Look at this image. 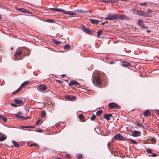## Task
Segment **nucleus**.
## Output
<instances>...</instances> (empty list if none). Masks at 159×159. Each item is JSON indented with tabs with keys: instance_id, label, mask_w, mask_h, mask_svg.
I'll list each match as a JSON object with an SVG mask.
<instances>
[{
	"instance_id": "0eeeda50",
	"label": "nucleus",
	"mask_w": 159,
	"mask_h": 159,
	"mask_svg": "<svg viewBox=\"0 0 159 159\" xmlns=\"http://www.w3.org/2000/svg\"><path fill=\"white\" fill-rule=\"evenodd\" d=\"M14 102L15 103L18 104L20 106L23 104L22 100L19 99H16L14 100Z\"/></svg>"
},
{
	"instance_id": "a19ab883",
	"label": "nucleus",
	"mask_w": 159,
	"mask_h": 159,
	"mask_svg": "<svg viewBox=\"0 0 159 159\" xmlns=\"http://www.w3.org/2000/svg\"><path fill=\"white\" fill-rule=\"evenodd\" d=\"M136 126L138 127H141V128H143V125L137 123V124H136Z\"/></svg>"
},
{
	"instance_id": "412c9836",
	"label": "nucleus",
	"mask_w": 159,
	"mask_h": 159,
	"mask_svg": "<svg viewBox=\"0 0 159 159\" xmlns=\"http://www.w3.org/2000/svg\"><path fill=\"white\" fill-rule=\"evenodd\" d=\"M7 138V136L5 135H3V136H1L0 138V141H3L6 139Z\"/></svg>"
},
{
	"instance_id": "9b49d317",
	"label": "nucleus",
	"mask_w": 159,
	"mask_h": 159,
	"mask_svg": "<svg viewBox=\"0 0 159 159\" xmlns=\"http://www.w3.org/2000/svg\"><path fill=\"white\" fill-rule=\"evenodd\" d=\"M117 20L118 19H120L121 20H126V18H128V17L124 16L122 14H117Z\"/></svg>"
},
{
	"instance_id": "f03ea898",
	"label": "nucleus",
	"mask_w": 159,
	"mask_h": 159,
	"mask_svg": "<svg viewBox=\"0 0 159 159\" xmlns=\"http://www.w3.org/2000/svg\"><path fill=\"white\" fill-rule=\"evenodd\" d=\"M82 30L88 34H92L93 33V31L92 30L84 27L81 28Z\"/></svg>"
},
{
	"instance_id": "5fc2aeb1",
	"label": "nucleus",
	"mask_w": 159,
	"mask_h": 159,
	"mask_svg": "<svg viewBox=\"0 0 159 159\" xmlns=\"http://www.w3.org/2000/svg\"><path fill=\"white\" fill-rule=\"evenodd\" d=\"M66 157L67 159L69 158H70V155L67 154L66 156Z\"/></svg>"
},
{
	"instance_id": "4be33fe9",
	"label": "nucleus",
	"mask_w": 159,
	"mask_h": 159,
	"mask_svg": "<svg viewBox=\"0 0 159 159\" xmlns=\"http://www.w3.org/2000/svg\"><path fill=\"white\" fill-rule=\"evenodd\" d=\"M52 41L54 43H55L57 45H59L61 43V42L59 41H57L56 40L54 39H52Z\"/></svg>"
},
{
	"instance_id": "393cba45",
	"label": "nucleus",
	"mask_w": 159,
	"mask_h": 159,
	"mask_svg": "<svg viewBox=\"0 0 159 159\" xmlns=\"http://www.w3.org/2000/svg\"><path fill=\"white\" fill-rule=\"evenodd\" d=\"M79 119L82 121H83L84 120H83V119L84 118V116L81 114H80L78 116Z\"/></svg>"
},
{
	"instance_id": "9d476101",
	"label": "nucleus",
	"mask_w": 159,
	"mask_h": 159,
	"mask_svg": "<svg viewBox=\"0 0 159 159\" xmlns=\"http://www.w3.org/2000/svg\"><path fill=\"white\" fill-rule=\"evenodd\" d=\"M16 9L19 11H20L22 12H24L25 13H30V12L27 11L26 9L20 7H17Z\"/></svg>"
},
{
	"instance_id": "09e8293b",
	"label": "nucleus",
	"mask_w": 159,
	"mask_h": 159,
	"mask_svg": "<svg viewBox=\"0 0 159 159\" xmlns=\"http://www.w3.org/2000/svg\"><path fill=\"white\" fill-rule=\"evenodd\" d=\"M147 11L148 13H150L152 12V10L150 8L148 9H147Z\"/></svg>"
},
{
	"instance_id": "13d9d810",
	"label": "nucleus",
	"mask_w": 159,
	"mask_h": 159,
	"mask_svg": "<svg viewBox=\"0 0 159 159\" xmlns=\"http://www.w3.org/2000/svg\"><path fill=\"white\" fill-rule=\"evenodd\" d=\"M3 117V116L1 115H0V118L2 119V118Z\"/></svg>"
},
{
	"instance_id": "f704fd0d",
	"label": "nucleus",
	"mask_w": 159,
	"mask_h": 159,
	"mask_svg": "<svg viewBox=\"0 0 159 159\" xmlns=\"http://www.w3.org/2000/svg\"><path fill=\"white\" fill-rule=\"evenodd\" d=\"M46 22L49 23H54L55 22V21L52 19H49L46 20Z\"/></svg>"
},
{
	"instance_id": "aec40b11",
	"label": "nucleus",
	"mask_w": 159,
	"mask_h": 159,
	"mask_svg": "<svg viewBox=\"0 0 159 159\" xmlns=\"http://www.w3.org/2000/svg\"><path fill=\"white\" fill-rule=\"evenodd\" d=\"M12 143L16 147L18 148L20 147V145L18 143L14 140H13L12 141Z\"/></svg>"
},
{
	"instance_id": "b1692460",
	"label": "nucleus",
	"mask_w": 159,
	"mask_h": 159,
	"mask_svg": "<svg viewBox=\"0 0 159 159\" xmlns=\"http://www.w3.org/2000/svg\"><path fill=\"white\" fill-rule=\"evenodd\" d=\"M46 112L44 110H43L41 112V117L42 118H44L46 116Z\"/></svg>"
},
{
	"instance_id": "e2e57ef3",
	"label": "nucleus",
	"mask_w": 159,
	"mask_h": 159,
	"mask_svg": "<svg viewBox=\"0 0 159 159\" xmlns=\"http://www.w3.org/2000/svg\"><path fill=\"white\" fill-rule=\"evenodd\" d=\"M59 83H61V81L60 80H59L58 81Z\"/></svg>"
},
{
	"instance_id": "79ce46f5",
	"label": "nucleus",
	"mask_w": 159,
	"mask_h": 159,
	"mask_svg": "<svg viewBox=\"0 0 159 159\" xmlns=\"http://www.w3.org/2000/svg\"><path fill=\"white\" fill-rule=\"evenodd\" d=\"M143 15L142 16L149 17V16L145 12H143Z\"/></svg>"
},
{
	"instance_id": "3c124183",
	"label": "nucleus",
	"mask_w": 159,
	"mask_h": 159,
	"mask_svg": "<svg viewBox=\"0 0 159 159\" xmlns=\"http://www.w3.org/2000/svg\"><path fill=\"white\" fill-rule=\"evenodd\" d=\"M11 106L15 107H17V106L16 104L13 103L11 104Z\"/></svg>"
},
{
	"instance_id": "473e14b6",
	"label": "nucleus",
	"mask_w": 159,
	"mask_h": 159,
	"mask_svg": "<svg viewBox=\"0 0 159 159\" xmlns=\"http://www.w3.org/2000/svg\"><path fill=\"white\" fill-rule=\"evenodd\" d=\"M21 87H20L18 88V89L17 90H16V91H15V92H13L12 93V94H15L17 93H18L19 91H20L21 90Z\"/></svg>"
},
{
	"instance_id": "a18cd8bd",
	"label": "nucleus",
	"mask_w": 159,
	"mask_h": 159,
	"mask_svg": "<svg viewBox=\"0 0 159 159\" xmlns=\"http://www.w3.org/2000/svg\"><path fill=\"white\" fill-rule=\"evenodd\" d=\"M34 128V126H30V125H28L26 126V128Z\"/></svg>"
},
{
	"instance_id": "864d4df0",
	"label": "nucleus",
	"mask_w": 159,
	"mask_h": 159,
	"mask_svg": "<svg viewBox=\"0 0 159 159\" xmlns=\"http://www.w3.org/2000/svg\"><path fill=\"white\" fill-rule=\"evenodd\" d=\"M30 118L29 116H28L26 117H23V118H22V120H24V119H27Z\"/></svg>"
},
{
	"instance_id": "de8ad7c7",
	"label": "nucleus",
	"mask_w": 159,
	"mask_h": 159,
	"mask_svg": "<svg viewBox=\"0 0 159 159\" xmlns=\"http://www.w3.org/2000/svg\"><path fill=\"white\" fill-rule=\"evenodd\" d=\"M38 145L36 143H33V144H31L30 145V146H37Z\"/></svg>"
},
{
	"instance_id": "2eb2a0df",
	"label": "nucleus",
	"mask_w": 159,
	"mask_h": 159,
	"mask_svg": "<svg viewBox=\"0 0 159 159\" xmlns=\"http://www.w3.org/2000/svg\"><path fill=\"white\" fill-rule=\"evenodd\" d=\"M46 88L47 87L43 84H40L39 86V89L41 91H45Z\"/></svg>"
},
{
	"instance_id": "f3484780",
	"label": "nucleus",
	"mask_w": 159,
	"mask_h": 159,
	"mask_svg": "<svg viewBox=\"0 0 159 159\" xmlns=\"http://www.w3.org/2000/svg\"><path fill=\"white\" fill-rule=\"evenodd\" d=\"M141 133L140 131H134L133 135V136L134 137H137L139 136L140 135Z\"/></svg>"
},
{
	"instance_id": "7c9ffc66",
	"label": "nucleus",
	"mask_w": 159,
	"mask_h": 159,
	"mask_svg": "<svg viewBox=\"0 0 159 159\" xmlns=\"http://www.w3.org/2000/svg\"><path fill=\"white\" fill-rule=\"evenodd\" d=\"M56 11H58V12L61 11V12H62L63 13H64V12H65L64 11V10L63 9H61V8H57L56 9Z\"/></svg>"
},
{
	"instance_id": "ddd939ff",
	"label": "nucleus",
	"mask_w": 159,
	"mask_h": 159,
	"mask_svg": "<svg viewBox=\"0 0 159 159\" xmlns=\"http://www.w3.org/2000/svg\"><path fill=\"white\" fill-rule=\"evenodd\" d=\"M112 114H105L104 116V117L105 119H106L108 120H110V118L112 116Z\"/></svg>"
},
{
	"instance_id": "423d86ee",
	"label": "nucleus",
	"mask_w": 159,
	"mask_h": 159,
	"mask_svg": "<svg viewBox=\"0 0 159 159\" xmlns=\"http://www.w3.org/2000/svg\"><path fill=\"white\" fill-rule=\"evenodd\" d=\"M94 81L97 84L99 85H100L101 84V81L100 78L97 76L94 77Z\"/></svg>"
},
{
	"instance_id": "4d7b16f0",
	"label": "nucleus",
	"mask_w": 159,
	"mask_h": 159,
	"mask_svg": "<svg viewBox=\"0 0 159 159\" xmlns=\"http://www.w3.org/2000/svg\"><path fill=\"white\" fill-rule=\"evenodd\" d=\"M50 9L52 10H53L56 11V9L57 8H51Z\"/></svg>"
},
{
	"instance_id": "bb28decb",
	"label": "nucleus",
	"mask_w": 159,
	"mask_h": 159,
	"mask_svg": "<svg viewBox=\"0 0 159 159\" xmlns=\"http://www.w3.org/2000/svg\"><path fill=\"white\" fill-rule=\"evenodd\" d=\"M64 13H65L68 15H74L76 14V13L75 12L70 11L69 12H64Z\"/></svg>"
},
{
	"instance_id": "2f4dec72",
	"label": "nucleus",
	"mask_w": 159,
	"mask_h": 159,
	"mask_svg": "<svg viewBox=\"0 0 159 159\" xmlns=\"http://www.w3.org/2000/svg\"><path fill=\"white\" fill-rule=\"evenodd\" d=\"M146 151L148 154L152 153V150L149 148L147 149Z\"/></svg>"
},
{
	"instance_id": "052dcab7",
	"label": "nucleus",
	"mask_w": 159,
	"mask_h": 159,
	"mask_svg": "<svg viewBox=\"0 0 159 159\" xmlns=\"http://www.w3.org/2000/svg\"><path fill=\"white\" fill-rule=\"evenodd\" d=\"M152 140L153 141H155V139L154 138H153L152 139Z\"/></svg>"
},
{
	"instance_id": "39448f33",
	"label": "nucleus",
	"mask_w": 159,
	"mask_h": 159,
	"mask_svg": "<svg viewBox=\"0 0 159 159\" xmlns=\"http://www.w3.org/2000/svg\"><path fill=\"white\" fill-rule=\"evenodd\" d=\"M65 98L67 100L71 101H74L75 99V96L71 95H66L65 96Z\"/></svg>"
},
{
	"instance_id": "680f3d73",
	"label": "nucleus",
	"mask_w": 159,
	"mask_h": 159,
	"mask_svg": "<svg viewBox=\"0 0 159 159\" xmlns=\"http://www.w3.org/2000/svg\"><path fill=\"white\" fill-rule=\"evenodd\" d=\"M65 76V75H61V76H62V77H64Z\"/></svg>"
},
{
	"instance_id": "603ef678",
	"label": "nucleus",
	"mask_w": 159,
	"mask_h": 159,
	"mask_svg": "<svg viewBox=\"0 0 159 159\" xmlns=\"http://www.w3.org/2000/svg\"><path fill=\"white\" fill-rule=\"evenodd\" d=\"M152 157H157V154H156L154 153H152Z\"/></svg>"
},
{
	"instance_id": "72a5a7b5",
	"label": "nucleus",
	"mask_w": 159,
	"mask_h": 159,
	"mask_svg": "<svg viewBox=\"0 0 159 159\" xmlns=\"http://www.w3.org/2000/svg\"><path fill=\"white\" fill-rule=\"evenodd\" d=\"M102 32V30H101L98 31L97 33V37H99Z\"/></svg>"
},
{
	"instance_id": "1a4fd4ad",
	"label": "nucleus",
	"mask_w": 159,
	"mask_h": 159,
	"mask_svg": "<svg viewBox=\"0 0 159 159\" xmlns=\"http://www.w3.org/2000/svg\"><path fill=\"white\" fill-rule=\"evenodd\" d=\"M137 24L141 27L146 28V27L144 25L143 23V20H139L138 21Z\"/></svg>"
},
{
	"instance_id": "69168bd1",
	"label": "nucleus",
	"mask_w": 159,
	"mask_h": 159,
	"mask_svg": "<svg viewBox=\"0 0 159 159\" xmlns=\"http://www.w3.org/2000/svg\"><path fill=\"white\" fill-rule=\"evenodd\" d=\"M68 80H65L67 82V81H68Z\"/></svg>"
},
{
	"instance_id": "4468645a",
	"label": "nucleus",
	"mask_w": 159,
	"mask_h": 159,
	"mask_svg": "<svg viewBox=\"0 0 159 159\" xmlns=\"http://www.w3.org/2000/svg\"><path fill=\"white\" fill-rule=\"evenodd\" d=\"M68 84L70 86L74 85H80V84L75 80H73V81L70 82Z\"/></svg>"
},
{
	"instance_id": "8fccbe9b",
	"label": "nucleus",
	"mask_w": 159,
	"mask_h": 159,
	"mask_svg": "<svg viewBox=\"0 0 159 159\" xmlns=\"http://www.w3.org/2000/svg\"><path fill=\"white\" fill-rule=\"evenodd\" d=\"M139 4L140 5H141V6H143V5L146 6L147 5V3L146 2L141 3H139Z\"/></svg>"
},
{
	"instance_id": "6e6d98bb",
	"label": "nucleus",
	"mask_w": 159,
	"mask_h": 159,
	"mask_svg": "<svg viewBox=\"0 0 159 159\" xmlns=\"http://www.w3.org/2000/svg\"><path fill=\"white\" fill-rule=\"evenodd\" d=\"M40 121V120H38V121L36 122V125L38 124L39 123Z\"/></svg>"
},
{
	"instance_id": "a211bd4d",
	"label": "nucleus",
	"mask_w": 159,
	"mask_h": 159,
	"mask_svg": "<svg viewBox=\"0 0 159 159\" xmlns=\"http://www.w3.org/2000/svg\"><path fill=\"white\" fill-rule=\"evenodd\" d=\"M15 116L17 118L21 119H22V118H23L24 117L22 116L21 113L20 112L16 114Z\"/></svg>"
},
{
	"instance_id": "e433bc0d",
	"label": "nucleus",
	"mask_w": 159,
	"mask_h": 159,
	"mask_svg": "<svg viewBox=\"0 0 159 159\" xmlns=\"http://www.w3.org/2000/svg\"><path fill=\"white\" fill-rule=\"evenodd\" d=\"M77 11L79 12L82 13L87 12L88 11H83L82 10H77Z\"/></svg>"
},
{
	"instance_id": "f257e3e1",
	"label": "nucleus",
	"mask_w": 159,
	"mask_h": 159,
	"mask_svg": "<svg viewBox=\"0 0 159 159\" xmlns=\"http://www.w3.org/2000/svg\"><path fill=\"white\" fill-rule=\"evenodd\" d=\"M117 14H114L111 16L110 14L107 16L106 18H105L106 20H117Z\"/></svg>"
},
{
	"instance_id": "c756f323",
	"label": "nucleus",
	"mask_w": 159,
	"mask_h": 159,
	"mask_svg": "<svg viewBox=\"0 0 159 159\" xmlns=\"http://www.w3.org/2000/svg\"><path fill=\"white\" fill-rule=\"evenodd\" d=\"M96 118V115L93 114L92 116L90 117V119L92 120H94Z\"/></svg>"
},
{
	"instance_id": "338daca9",
	"label": "nucleus",
	"mask_w": 159,
	"mask_h": 159,
	"mask_svg": "<svg viewBox=\"0 0 159 159\" xmlns=\"http://www.w3.org/2000/svg\"><path fill=\"white\" fill-rule=\"evenodd\" d=\"M56 159H61L60 158H57Z\"/></svg>"
},
{
	"instance_id": "c9c22d12",
	"label": "nucleus",
	"mask_w": 159,
	"mask_h": 159,
	"mask_svg": "<svg viewBox=\"0 0 159 159\" xmlns=\"http://www.w3.org/2000/svg\"><path fill=\"white\" fill-rule=\"evenodd\" d=\"M143 11H142L141 10H139L138 13V15L142 16L143 15Z\"/></svg>"
},
{
	"instance_id": "774afa93",
	"label": "nucleus",
	"mask_w": 159,
	"mask_h": 159,
	"mask_svg": "<svg viewBox=\"0 0 159 159\" xmlns=\"http://www.w3.org/2000/svg\"><path fill=\"white\" fill-rule=\"evenodd\" d=\"M104 24H105L104 23H102V24L103 25Z\"/></svg>"
},
{
	"instance_id": "7ed1b4c3",
	"label": "nucleus",
	"mask_w": 159,
	"mask_h": 159,
	"mask_svg": "<svg viewBox=\"0 0 159 159\" xmlns=\"http://www.w3.org/2000/svg\"><path fill=\"white\" fill-rule=\"evenodd\" d=\"M108 105L110 108L111 109L117 108L118 107L117 104L114 102H111L109 103Z\"/></svg>"
},
{
	"instance_id": "20e7f679",
	"label": "nucleus",
	"mask_w": 159,
	"mask_h": 159,
	"mask_svg": "<svg viewBox=\"0 0 159 159\" xmlns=\"http://www.w3.org/2000/svg\"><path fill=\"white\" fill-rule=\"evenodd\" d=\"M114 138L115 139L118 140H119L123 141L124 137L120 134H116L114 136Z\"/></svg>"
},
{
	"instance_id": "58836bf2",
	"label": "nucleus",
	"mask_w": 159,
	"mask_h": 159,
	"mask_svg": "<svg viewBox=\"0 0 159 159\" xmlns=\"http://www.w3.org/2000/svg\"><path fill=\"white\" fill-rule=\"evenodd\" d=\"M102 1L105 3H111V0H102Z\"/></svg>"
},
{
	"instance_id": "0e129e2a",
	"label": "nucleus",
	"mask_w": 159,
	"mask_h": 159,
	"mask_svg": "<svg viewBox=\"0 0 159 159\" xmlns=\"http://www.w3.org/2000/svg\"><path fill=\"white\" fill-rule=\"evenodd\" d=\"M157 114L159 115V110L158 111Z\"/></svg>"
},
{
	"instance_id": "37998d69",
	"label": "nucleus",
	"mask_w": 159,
	"mask_h": 159,
	"mask_svg": "<svg viewBox=\"0 0 159 159\" xmlns=\"http://www.w3.org/2000/svg\"><path fill=\"white\" fill-rule=\"evenodd\" d=\"M118 2V0H111V3H117Z\"/></svg>"
},
{
	"instance_id": "4c0bfd02",
	"label": "nucleus",
	"mask_w": 159,
	"mask_h": 159,
	"mask_svg": "<svg viewBox=\"0 0 159 159\" xmlns=\"http://www.w3.org/2000/svg\"><path fill=\"white\" fill-rule=\"evenodd\" d=\"M129 140H130L132 143L135 144H137V143L136 142L135 140H134L131 139H130Z\"/></svg>"
},
{
	"instance_id": "ea45409f",
	"label": "nucleus",
	"mask_w": 159,
	"mask_h": 159,
	"mask_svg": "<svg viewBox=\"0 0 159 159\" xmlns=\"http://www.w3.org/2000/svg\"><path fill=\"white\" fill-rule=\"evenodd\" d=\"M77 158L78 159H80L82 158L83 157V156L81 154H78L77 155Z\"/></svg>"
},
{
	"instance_id": "c03bdc74",
	"label": "nucleus",
	"mask_w": 159,
	"mask_h": 159,
	"mask_svg": "<svg viewBox=\"0 0 159 159\" xmlns=\"http://www.w3.org/2000/svg\"><path fill=\"white\" fill-rule=\"evenodd\" d=\"M36 131L39 132H42L43 131L42 129H37L36 130Z\"/></svg>"
},
{
	"instance_id": "6ab92c4d",
	"label": "nucleus",
	"mask_w": 159,
	"mask_h": 159,
	"mask_svg": "<svg viewBox=\"0 0 159 159\" xmlns=\"http://www.w3.org/2000/svg\"><path fill=\"white\" fill-rule=\"evenodd\" d=\"M143 114L145 116H148L151 115V113L149 110H146L143 113Z\"/></svg>"
},
{
	"instance_id": "f8f14e48",
	"label": "nucleus",
	"mask_w": 159,
	"mask_h": 159,
	"mask_svg": "<svg viewBox=\"0 0 159 159\" xmlns=\"http://www.w3.org/2000/svg\"><path fill=\"white\" fill-rule=\"evenodd\" d=\"M122 65L123 66L125 67H129L131 65V64L130 63L127 62V61H123L122 62Z\"/></svg>"
},
{
	"instance_id": "6e6552de",
	"label": "nucleus",
	"mask_w": 159,
	"mask_h": 159,
	"mask_svg": "<svg viewBox=\"0 0 159 159\" xmlns=\"http://www.w3.org/2000/svg\"><path fill=\"white\" fill-rule=\"evenodd\" d=\"M22 51L21 50L19 51L18 52H16L15 54V57L16 58L17 60H19L18 57L20 56L22 54Z\"/></svg>"
},
{
	"instance_id": "a878e982",
	"label": "nucleus",
	"mask_w": 159,
	"mask_h": 159,
	"mask_svg": "<svg viewBox=\"0 0 159 159\" xmlns=\"http://www.w3.org/2000/svg\"><path fill=\"white\" fill-rule=\"evenodd\" d=\"M29 83V82L28 81H25V82H24L21 85V88L22 87L25 86L27 84Z\"/></svg>"
},
{
	"instance_id": "c85d7f7f",
	"label": "nucleus",
	"mask_w": 159,
	"mask_h": 159,
	"mask_svg": "<svg viewBox=\"0 0 159 159\" xmlns=\"http://www.w3.org/2000/svg\"><path fill=\"white\" fill-rule=\"evenodd\" d=\"M70 46L69 44H66L64 47V48L65 49H70Z\"/></svg>"
},
{
	"instance_id": "cd10ccee",
	"label": "nucleus",
	"mask_w": 159,
	"mask_h": 159,
	"mask_svg": "<svg viewBox=\"0 0 159 159\" xmlns=\"http://www.w3.org/2000/svg\"><path fill=\"white\" fill-rule=\"evenodd\" d=\"M102 113V111L101 110H99L97 111L96 114L97 116H99Z\"/></svg>"
},
{
	"instance_id": "bf43d9fd",
	"label": "nucleus",
	"mask_w": 159,
	"mask_h": 159,
	"mask_svg": "<svg viewBox=\"0 0 159 159\" xmlns=\"http://www.w3.org/2000/svg\"><path fill=\"white\" fill-rule=\"evenodd\" d=\"M21 127L22 128H26V126H21Z\"/></svg>"
},
{
	"instance_id": "5701e85b",
	"label": "nucleus",
	"mask_w": 159,
	"mask_h": 159,
	"mask_svg": "<svg viewBox=\"0 0 159 159\" xmlns=\"http://www.w3.org/2000/svg\"><path fill=\"white\" fill-rule=\"evenodd\" d=\"M139 10L134 9H132L131 11L132 12L136 15H138V13L139 12Z\"/></svg>"
},
{
	"instance_id": "dca6fc26",
	"label": "nucleus",
	"mask_w": 159,
	"mask_h": 159,
	"mask_svg": "<svg viewBox=\"0 0 159 159\" xmlns=\"http://www.w3.org/2000/svg\"><path fill=\"white\" fill-rule=\"evenodd\" d=\"M90 22L93 24H98V23L100 22V21L97 20H94L93 19H90L89 20Z\"/></svg>"
},
{
	"instance_id": "49530a36",
	"label": "nucleus",
	"mask_w": 159,
	"mask_h": 159,
	"mask_svg": "<svg viewBox=\"0 0 159 159\" xmlns=\"http://www.w3.org/2000/svg\"><path fill=\"white\" fill-rule=\"evenodd\" d=\"M2 120L4 121V122H6L7 121V118L4 117L3 116Z\"/></svg>"
}]
</instances>
